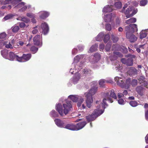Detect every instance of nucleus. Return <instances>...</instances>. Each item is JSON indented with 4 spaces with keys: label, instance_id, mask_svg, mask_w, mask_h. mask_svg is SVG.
Wrapping results in <instances>:
<instances>
[{
    "label": "nucleus",
    "instance_id": "423d86ee",
    "mask_svg": "<svg viewBox=\"0 0 148 148\" xmlns=\"http://www.w3.org/2000/svg\"><path fill=\"white\" fill-rule=\"evenodd\" d=\"M103 95L106 97V98H104L103 100L102 104L104 106H108L107 104L106 103V101L107 100H108L111 103L113 102V101L112 100V99L110 97L109 94V92L104 93Z\"/></svg>",
    "mask_w": 148,
    "mask_h": 148
},
{
    "label": "nucleus",
    "instance_id": "e2e57ef3",
    "mask_svg": "<svg viewBox=\"0 0 148 148\" xmlns=\"http://www.w3.org/2000/svg\"><path fill=\"white\" fill-rule=\"evenodd\" d=\"M12 17V14H8L5 16L4 18L5 20H7L11 18Z\"/></svg>",
    "mask_w": 148,
    "mask_h": 148
},
{
    "label": "nucleus",
    "instance_id": "bf43d9fd",
    "mask_svg": "<svg viewBox=\"0 0 148 148\" xmlns=\"http://www.w3.org/2000/svg\"><path fill=\"white\" fill-rule=\"evenodd\" d=\"M21 20L22 21H24L26 23H28L30 22V20L26 17H23L22 18Z\"/></svg>",
    "mask_w": 148,
    "mask_h": 148
},
{
    "label": "nucleus",
    "instance_id": "dca6fc26",
    "mask_svg": "<svg viewBox=\"0 0 148 148\" xmlns=\"http://www.w3.org/2000/svg\"><path fill=\"white\" fill-rule=\"evenodd\" d=\"M103 112V111L102 110H99L98 108L97 109L95 110L92 113L97 118L102 114Z\"/></svg>",
    "mask_w": 148,
    "mask_h": 148
},
{
    "label": "nucleus",
    "instance_id": "72a5a7b5",
    "mask_svg": "<svg viewBox=\"0 0 148 148\" xmlns=\"http://www.w3.org/2000/svg\"><path fill=\"white\" fill-rule=\"evenodd\" d=\"M125 30L126 32V34H130L131 33V27L130 26V25L127 26H126L125 27Z\"/></svg>",
    "mask_w": 148,
    "mask_h": 148
},
{
    "label": "nucleus",
    "instance_id": "603ef678",
    "mask_svg": "<svg viewBox=\"0 0 148 148\" xmlns=\"http://www.w3.org/2000/svg\"><path fill=\"white\" fill-rule=\"evenodd\" d=\"M145 78L143 76H140L139 78H138V80L139 81V82L140 84H141L143 83V82L144 81Z\"/></svg>",
    "mask_w": 148,
    "mask_h": 148
},
{
    "label": "nucleus",
    "instance_id": "052dcab7",
    "mask_svg": "<svg viewBox=\"0 0 148 148\" xmlns=\"http://www.w3.org/2000/svg\"><path fill=\"white\" fill-rule=\"evenodd\" d=\"M142 84L141 85L142 86L145 87L146 88L148 87V81L147 82V81H145V80L143 81V83H142Z\"/></svg>",
    "mask_w": 148,
    "mask_h": 148
},
{
    "label": "nucleus",
    "instance_id": "6e6d98bb",
    "mask_svg": "<svg viewBox=\"0 0 148 148\" xmlns=\"http://www.w3.org/2000/svg\"><path fill=\"white\" fill-rule=\"evenodd\" d=\"M21 1V0H12L11 3H12V4H14V5H15L18 4V3Z\"/></svg>",
    "mask_w": 148,
    "mask_h": 148
},
{
    "label": "nucleus",
    "instance_id": "39448f33",
    "mask_svg": "<svg viewBox=\"0 0 148 148\" xmlns=\"http://www.w3.org/2000/svg\"><path fill=\"white\" fill-rule=\"evenodd\" d=\"M89 95V94L88 95H85V96L86 98V106L88 108H90L91 107L93 102V99L92 96Z\"/></svg>",
    "mask_w": 148,
    "mask_h": 148
},
{
    "label": "nucleus",
    "instance_id": "69168bd1",
    "mask_svg": "<svg viewBox=\"0 0 148 148\" xmlns=\"http://www.w3.org/2000/svg\"><path fill=\"white\" fill-rule=\"evenodd\" d=\"M118 103L120 104H123L124 101L123 99H120L118 100Z\"/></svg>",
    "mask_w": 148,
    "mask_h": 148
},
{
    "label": "nucleus",
    "instance_id": "cd10ccee",
    "mask_svg": "<svg viewBox=\"0 0 148 148\" xmlns=\"http://www.w3.org/2000/svg\"><path fill=\"white\" fill-rule=\"evenodd\" d=\"M116 82L118 85L121 87H124L125 84L123 79H121L120 81H117Z\"/></svg>",
    "mask_w": 148,
    "mask_h": 148
},
{
    "label": "nucleus",
    "instance_id": "1a4fd4ad",
    "mask_svg": "<svg viewBox=\"0 0 148 148\" xmlns=\"http://www.w3.org/2000/svg\"><path fill=\"white\" fill-rule=\"evenodd\" d=\"M126 37L129 39V41L131 42H134L136 41L137 39V38L134 35L132 34V33L130 34H126Z\"/></svg>",
    "mask_w": 148,
    "mask_h": 148
},
{
    "label": "nucleus",
    "instance_id": "0eeeda50",
    "mask_svg": "<svg viewBox=\"0 0 148 148\" xmlns=\"http://www.w3.org/2000/svg\"><path fill=\"white\" fill-rule=\"evenodd\" d=\"M41 28L42 29V32L44 35L47 34L49 32V28L47 24L44 22L42 23L41 25Z\"/></svg>",
    "mask_w": 148,
    "mask_h": 148
},
{
    "label": "nucleus",
    "instance_id": "9b49d317",
    "mask_svg": "<svg viewBox=\"0 0 148 148\" xmlns=\"http://www.w3.org/2000/svg\"><path fill=\"white\" fill-rule=\"evenodd\" d=\"M64 128L73 131H76V125L73 123H70L65 125Z\"/></svg>",
    "mask_w": 148,
    "mask_h": 148
},
{
    "label": "nucleus",
    "instance_id": "c756f323",
    "mask_svg": "<svg viewBox=\"0 0 148 148\" xmlns=\"http://www.w3.org/2000/svg\"><path fill=\"white\" fill-rule=\"evenodd\" d=\"M103 36V35L102 33H99L96 37V40L98 41H101L102 40Z\"/></svg>",
    "mask_w": 148,
    "mask_h": 148
},
{
    "label": "nucleus",
    "instance_id": "de8ad7c7",
    "mask_svg": "<svg viewBox=\"0 0 148 148\" xmlns=\"http://www.w3.org/2000/svg\"><path fill=\"white\" fill-rule=\"evenodd\" d=\"M114 5L116 8H121L122 6V3L120 1H118L115 3Z\"/></svg>",
    "mask_w": 148,
    "mask_h": 148
},
{
    "label": "nucleus",
    "instance_id": "13d9d810",
    "mask_svg": "<svg viewBox=\"0 0 148 148\" xmlns=\"http://www.w3.org/2000/svg\"><path fill=\"white\" fill-rule=\"evenodd\" d=\"M131 79L129 78L128 79H127L126 80L125 83L126 84H127V86L129 87L130 85H131Z\"/></svg>",
    "mask_w": 148,
    "mask_h": 148
},
{
    "label": "nucleus",
    "instance_id": "58836bf2",
    "mask_svg": "<svg viewBox=\"0 0 148 148\" xmlns=\"http://www.w3.org/2000/svg\"><path fill=\"white\" fill-rule=\"evenodd\" d=\"M110 96L115 99H117L116 95L113 90L110 91Z\"/></svg>",
    "mask_w": 148,
    "mask_h": 148
},
{
    "label": "nucleus",
    "instance_id": "9d476101",
    "mask_svg": "<svg viewBox=\"0 0 148 148\" xmlns=\"http://www.w3.org/2000/svg\"><path fill=\"white\" fill-rule=\"evenodd\" d=\"M127 74L130 76H133L137 74V69L134 67L130 68L127 71Z\"/></svg>",
    "mask_w": 148,
    "mask_h": 148
},
{
    "label": "nucleus",
    "instance_id": "c85d7f7f",
    "mask_svg": "<svg viewBox=\"0 0 148 148\" xmlns=\"http://www.w3.org/2000/svg\"><path fill=\"white\" fill-rule=\"evenodd\" d=\"M50 115L52 117H57L58 114L54 110H52L50 113Z\"/></svg>",
    "mask_w": 148,
    "mask_h": 148
},
{
    "label": "nucleus",
    "instance_id": "49530a36",
    "mask_svg": "<svg viewBox=\"0 0 148 148\" xmlns=\"http://www.w3.org/2000/svg\"><path fill=\"white\" fill-rule=\"evenodd\" d=\"M112 40L113 42H116L119 40V38L118 37L115 36L114 35H112Z\"/></svg>",
    "mask_w": 148,
    "mask_h": 148
},
{
    "label": "nucleus",
    "instance_id": "774afa93",
    "mask_svg": "<svg viewBox=\"0 0 148 148\" xmlns=\"http://www.w3.org/2000/svg\"><path fill=\"white\" fill-rule=\"evenodd\" d=\"M105 47V45L103 44H101L99 45V49L100 51H101V50L103 49Z\"/></svg>",
    "mask_w": 148,
    "mask_h": 148
},
{
    "label": "nucleus",
    "instance_id": "a211bd4d",
    "mask_svg": "<svg viewBox=\"0 0 148 148\" xmlns=\"http://www.w3.org/2000/svg\"><path fill=\"white\" fill-rule=\"evenodd\" d=\"M144 88L141 86H138L136 88L137 92L139 95H142L144 91Z\"/></svg>",
    "mask_w": 148,
    "mask_h": 148
},
{
    "label": "nucleus",
    "instance_id": "7c9ffc66",
    "mask_svg": "<svg viewBox=\"0 0 148 148\" xmlns=\"http://www.w3.org/2000/svg\"><path fill=\"white\" fill-rule=\"evenodd\" d=\"M12 30L13 32L16 33L17 32L19 29V27L18 26L14 25L12 28Z\"/></svg>",
    "mask_w": 148,
    "mask_h": 148
},
{
    "label": "nucleus",
    "instance_id": "680f3d73",
    "mask_svg": "<svg viewBox=\"0 0 148 148\" xmlns=\"http://www.w3.org/2000/svg\"><path fill=\"white\" fill-rule=\"evenodd\" d=\"M6 34L5 33H2L0 34V38L3 39L5 38Z\"/></svg>",
    "mask_w": 148,
    "mask_h": 148
},
{
    "label": "nucleus",
    "instance_id": "f03ea898",
    "mask_svg": "<svg viewBox=\"0 0 148 148\" xmlns=\"http://www.w3.org/2000/svg\"><path fill=\"white\" fill-rule=\"evenodd\" d=\"M71 103V102L70 101H67L66 103L63 104L64 108V113L65 115L68 113L69 111L71 110L72 108Z\"/></svg>",
    "mask_w": 148,
    "mask_h": 148
},
{
    "label": "nucleus",
    "instance_id": "aec40b11",
    "mask_svg": "<svg viewBox=\"0 0 148 148\" xmlns=\"http://www.w3.org/2000/svg\"><path fill=\"white\" fill-rule=\"evenodd\" d=\"M97 117L92 113L91 115L86 116V119L88 122L94 120Z\"/></svg>",
    "mask_w": 148,
    "mask_h": 148
},
{
    "label": "nucleus",
    "instance_id": "8fccbe9b",
    "mask_svg": "<svg viewBox=\"0 0 148 148\" xmlns=\"http://www.w3.org/2000/svg\"><path fill=\"white\" fill-rule=\"evenodd\" d=\"M147 3V0H142L140 2V5L144 6Z\"/></svg>",
    "mask_w": 148,
    "mask_h": 148
},
{
    "label": "nucleus",
    "instance_id": "a19ab883",
    "mask_svg": "<svg viewBox=\"0 0 148 148\" xmlns=\"http://www.w3.org/2000/svg\"><path fill=\"white\" fill-rule=\"evenodd\" d=\"M1 55L4 58L8 54V51L6 50H1Z\"/></svg>",
    "mask_w": 148,
    "mask_h": 148
},
{
    "label": "nucleus",
    "instance_id": "c03bdc74",
    "mask_svg": "<svg viewBox=\"0 0 148 148\" xmlns=\"http://www.w3.org/2000/svg\"><path fill=\"white\" fill-rule=\"evenodd\" d=\"M105 82H108L106 81L104 79H101L99 81V85L101 87H103L104 86V83Z\"/></svg>",
    "mask_w": 148,
    "mask_h": 148
},
{
    "label": "nucleus",
    "instance_id": "393cba45",
    "mask_svg": "<svg viewBox=\"0 0 148 148\" xmlns=\"http://www.w3.org/2000/svg\"><path fill=\"white\" fill-rule=\"evenodd\" d=\"M68 97L74 102H76L78 99V97L75 95H70Z\"/></svg>",
    "mask_w": 148,
    "mask_h": 148
},
{
    "label": "nucleus",
    "instance_id": "0e129e2a",
    "mask_svg": "<svg viewBox=\"0 0 148 148\" xmlns=\"http://www.w3.org/2000/svg\"><path fill=\"white\" fill-rule=\"evenodd\" d=\"M83 101L84 99H83L82 98L80 99L79 101L77 103V106L78 107H79L81 106V104L83 102Z\"/></svg>",
    "mask_w": 148,
    "mask_h": 148
},
{
    "label": "nucleus",
    "instance_id": "2eb2a0df",
    "mask_svg": "<svg viewBox=\"0 0 148 148\" xmlns=\"http://www.w3.org/2000/svg\"><path fill=\"white\" fill-rule=\"evenodd\" d=\"M131 8L130 7H129V8H127V9L125 10V9L124 10V12H123L126 15V17L127 18H129L131 16H132L135 14V13H134L133 14H132V15H130L129 14L130 13V11H131Z\"/></svg>",
    "mask_w": 148,
    "mask_h": 148
},
{
    "label": "nucleus",
    "instance_id": "5fc2aeb1",
    "mask_svg": "<svg viewBox=\"0 0 148 148\" xmlns=\"http://www.w3.org/2000/svg\"><path fill=\"white\" fill-rule=\"evenodd\" d=\"M94 57L97 60H99L101 58L100 54L98 53H96L94 54Z\"/></svg>",
    "mask_w": 148,
    "mask_h": 148
},
{
    "label": "nucleus",
    "instance_id": "f704fd0d",
    "mask_svg": "<svg viewBox=\"0 0 148 148\" xmlns=\"http://www.w3.org/2000/svg\"><path fill=\"white\" fill-rule=\"evenodd\" d=\"M117 58L116 55L115 54V52H113L110 56V59L111 60H116Z\"/></svg>",
    "mask_w": 148,
    "mask_h": 148
},
{
    "label": "nucleus",
    "instance_id": "f3484780",
    "mask_svg": "<svg viewBox=\"0 0 148 148\" xmlns=\"http://www.w3.org/2000/svg\"><path fill=\"white\" fill-rule=\"evenodd\" d=\"M113 9L112 5H107L103 9V12H110L112 11Z\"/></svg>",
    "mask_w": 148,
    "mask_h": 148
},
{
    "label": "nucleus",
    "instance_id": "2f4dec72",
    "mask_svg": "<svg viewBox=\"0 0 148 148\" xmlns=\"http://www.w3.org/2000/svg\"><path fill=\"white\" fill-rule=\"evenodd\" d=\"M140 39H143L145 38L147 35V34L145 31H142L140 33Z\"/></svg>",
    "mask_w": 148,
    "mask_h": 148
},
{
    "label": "nucleus",
    "instance_id": "e433bc0d",
    "mask_svg": "<svg viewBox=\"0 0 148 148\" xmlns=\"http://www.w3.org/2000/svg\"><path fill=\"white\" fill-rule=\"evenodd\" d=\"M129 103L133 107H136L138 105V103L136 101H131Z\"/></svg>",
    "mask_w": 148,
    "mask_h": 148
},
{
    "label": "nucleus",
    "instance_id": "ddd939ff",
    "mask_svg": "<svg viewBox=\"0 0 148 148\" xmlns=\"http://www.w3.org/2000/svg\"><path fill=\"white\" fill-rule=\"evenodd\" d=\"M97 88L96 87H94L92 88L88 93H86L85 95H90L92 97V96L95 94L97 92Z\"/></svg>",
    "mask_w": 148,
    "mask_h": 148
},
{
    "label": "nucleus",
    "instance_id": "f8f14e48",
    "mask_svg": "<svg viewBox=\"0 0 148 148\" xmlns=\"http://www.w3.org/2000/svg\"><path fill=\"white\" fill-rule=\"evenodd\" d=\"M87 123L86 121H83L79 122L76 125V131L82 129L86 125Z\"/></svg>",
    "mask_w": 148,
    "mask_h": 148
},
{
    "label": "nucleus",
    "instance_id": "3c124183",
    "mask_svg": "<svg viewBox=\"0 0 148 148\" xmlns=\"http://www.w3.org/2000/svg\"><path fill=\"white\" fill-rule=\"evenodd\" d=\"M27 7L26 6H23L21 8L18 10V12H24L27 9Z\"/></svg>",
    "mask_w": 148,
    "mask_h": 148
},
{
    "label": "nucleus",
    "instance_id": "a18cd8bd",
    "mask_svg": "<svg viewBox=\"0 0 148 148\" xmlns=\"http://www.w3.org/2000/svg\"><path fill=\"white\" fill-rule=\"evenodd\" d=\"M7 42L6 41H5L3 42V45L5 46V47L7 48H12V46L10 43L9 42L8 44H6V43Z\"/></svg>",
    "mask_w": 148,
    "mask_h": 148
},
{
    "label": "nucleus",
    "instance_id": "412c9836",
    "mask_svg": "<svg viewBox=\"0 0 148 148\" xmlns=\"http://www.w3.org/2000/svg\"><path fill=\"white\" fill-rule=\"evenodd\" d=\"M80 75L77 74L74 75L73 79V82L74 84H76L80 78Z\"/></svg>",
    "mask_w": 148,
    "mask_h": 148
},
{
    "label": "nucleus",
    "instance_id": "09e8293b",
    "mask_svg": "<svg viewBox=\"0 0 148 148\" xmlns=\"http://www.w3.org/2000/svg\"><path fill=\"white\" fill-rule=\"evenodd\" d=\"M38 50V48L35 46H32L30 48V50L34 53H36Z\"/></svg>",
    "mask_w": 148,
    "mask_h": 148
},
{
    "label": "nucleus",
    "instance_id": "473e14b6",
    "mask_svg": "<svg viewBox=\"0 0 148 148\" xmlns=\"http://www.w3.org/2000/svg\"><path fill=\"white\" fill-rule=\"evenodd\" d=\"M25 3L24 2H21L18 4L16 6L14 7V8L16 9H20L23 6H24Z\"/></svg>",
    "mask_w": 148,
    "mask_h": 148
},
{
    "label": "nucleus",
    "instance_id": "37998d69",
    "mask_svg": "<svg viewBox=\"0 0 148 148\" xmlns=\"http://www.w3.org/2000/svg\"><path fill=\"white\" fill-rule=\"evenodd\" d=\"M128 66H132L133 64V62L132 59L129 58L127 60V62L126 64Z\"/></svg>",
    "mask_w": 148,
    "mask_h": 148
},
{
    "label": "nucleus",
    "instance_id": "f257e3e1",
    "mask_svg": "<svg viewBox=\"0 0 148 148\" xmlns=\"http://www.w3.org/2000/svg\"><path fill=\"white\" fill-rule=\"evenodd\" d=\"M112 50L120 51L124 53H126L128 51L127 48L123 46H120L117 44L113 45L112 46Z\"/></svg>",
    "mask_w": 148,
    "mask_h": 148
},
{
    "label": "nucleus",
    "instance_id": "b1692460",
    "mask_svg": "<svg viewBox=\"0 0 148 148\" xmlns=\"http://www.w3.org/2000/svg\"><path fill=\"white\" fill-rule=\"evenodd\" d=\"M49 15V13L48 12L44 11L42 12L41 15L40 16V17L42 19H44L47 17Z\"/></svg>",
    "mask_w": 148,
    "mask_h": 148
},
{
    "label": "nucleus",
    "instance_id": "a878e982",
    "mask_svg": "<svg viewBox=\"0 0 148 148\" xmlns=\"http://www.w3.org/2000/svg\"><path fill=\"white\" fill-rule=\"evenodd\" d=\"M112 19L111 16L110 15H106L104 17V20L106 22H110L111 21Z\"/></svg>",
    "mask_w": 148,
    "mask_h": 148
},
{
    "label": "nucleus",
    "instance_id": "7ed1b4c3",
    "mask_svg": "<svg viewBox=\"0 0 148 148\" xmlns=\"http://www.w3.org/2000/svg\"><path fill=\"white\" fill-rule=\"evenodd\" d=\"M31 54L30 53L23 54L21 57H17V61L19 62H25L29 60L31 58Z\"/></svg>",
    "mask_w": 148,
    "mask_h": 148
},
{
    "label": "nucleus",
    "instance_id": "5701e85b",
    "mask_svg": "<svg viewBox=\"0 0 148 148\" xmlns=\"http://www.w3.org/2000/svg\"><path fill=\"white\" fill-rule=\"evenodd\" d=\"M9 58L10 60H13L15 58H16L17 60V57L18 56L16 55L13 52H11L9 54Z\"/></svg>",
    "mask_w": 148,
    "mask_h": 148
},
{
    "label": "nucleus",
    "instance_id": "4468645a",
    "mask_svg": "<svg viewBox=\"0 0 148 148\" xmlns=\"http://www.w3.org/2000/svg\"><path fill=\"white\" fill-rule=\"evenodd\" d=\"M56 109L61 116H63L62 107L61 104L60 103L58 104L56 106Z\"/></svg>",
    "mask_w": 148,
    "mask_h": 148
},
{
    "label": "nucleus",
    "instance_id": "4d7b16f0",
    "mask_svg": "<svg viewBox=\"0 0 148 148\" xmlns=\"http://www.w3.org/2000/svg\"><path fill=\"white\" fill-rule=\"evenodd\" d=\"M106 29L108 31H110L111 29V27L110 24L107 23L106 25Z\"/></svg>",
    "mask_w": 148,
    "mask_h": 148
},
{
    "label": "nucleus",
    "instance_id": "ea45409f",
    "mask_svg": "<svg viewBox=\"0 0 148 148\" xmlns=\"http://www.w3.org/2000/svg\"><path fill=\"white\" fill-rule=\"evenodd\" d=\"M40 28V27L38 26H36L34 27V29L32 31V33L33 34H36L38 32V29Z\"/></svg>",
    "mask_w": 148,
    "mask_h": 148
},
{
    "label": "nucleus",
    "instance_id": "20e7f679",
    "mask_svg": "<svg viewBox=\"0 0 148 148\" xmlns=\"http://www.w3.org/2000/svg\"><path fill=\"white\" fill-rule=\"evenodd\" d=\"M33 42L34 45L37 46H39L41 45L42 36L38 35L36 36L33 38Z\"/></svg>",
    "mask_w": 148,
    "mask_h": 148
},
{
    "label": "nucleus",
    "instance_id": "c9c22d12",
    "mask_svg": "<svg viewBox=\"0 0 148 148\" xmlns=\"http://www.w3.org/2000/svg\"><path fill=\"white\" fill-rule=\"evenodd\" d=\"M138 84V81L137 80L135 79H133L131 81V85L132 87H135Z\"/></svg>",
    "mask_w": 148,
    "mask_h": 148
},
{
    "label": "nucleus",
    "instance_id": "bb28decb",
    "mask_svg": "<svg viewBox=\"0 0 148 148\" xmlns=\"http://www.w3.org/2000/svg\"><path fill=\"white\" fill-rule=\"evenodd\" d=\"M98 46V45L97 44H95L91 47L89 51L91 52H93L95 51L97 49Z\"/></svg>",
    "mask_w": 148,
    "mask_h": 148
},
{
    "label": "nucleus",
    "instance_id": "4c0bfd02",
    "mask_svg": "<svg viewBox=\"0 0 148 148\" xmlns=\"http://www.w3.org/2000/svg\"><path fill=\"white\" fill-rule=\"evenodd\" d=\"M110 36L109 34H108L105 35L103 39L104 42L105 43L107 42L110 39Z\"/></svg>",
    "mask_w": 148,
    "mask_h": 148
},
{
    "label": "nucleus",
    "instance_id": "6ab92c4d",
    "mask_svg": "<svg viewBox=\"0 0 148 148\" xmlns=\"http://www.w3.org/2000/svg\"><path fill=\"white\" fill-rule=\"evenodd\" d=\"M130 26L131 27V33L137 32L138 29L137 25L136 24H130Z\"/></svg>",
    "mask_w": 148,
    "mask_h": 148
},
{
    "label": "nucleus",
    "instance_id": "864d4df0",
    "mask_svg": "<svg viewBox=\"0 0 148 148\" xmlns=\"http://www.w3.org/2000/svg\"><path fill=\"white\" fill-rule=\"evenodd\" d=\"M84 73L85 74H91L92 71L91 70L88 69H85L84 71Z\"/></svg>",
    "mask_w": 148,
    "mask_h": 148
},
{
    "label": "nucleus",
    "instance_id": "4be33fe9",
    "mask_svg": "<svg viewBox=\"0 0 148 148\" xmlns=\"http://www.w3.org/2000/svg\"><path fill=\"white\" fill-rule=\"evenodd\" d=\"M136 18H132L128 20L125 21V23L127 24H130L135 23L136 22Z\"/></svg>",
    "mask_w": 148,
    "mask_h": 148
},
{
    "label": "nucleus",
    "instance_id": "6e6552de",
    "mask_svg": "<svg viewBox=\"0 0 148 148\" xmlns=\"http://www.w3.org/2000/svg\"><path fill=\"white\" fill-rule=\"evenodd\" d=\"M54 121L58 127L61 128H64L65 126V123L64 121L58 119H55Z\"/></svg>",
    "mask_w": 148,
    "mask_h": 148
},
{
    "label": "nucleus",
    "instance_id": "338daca9",
    "mask_svg": "<svg viewBox=\"0 0 148 148\" xmlns=\"http://www.w3.org/2000/svg\"><path fill=\"white\" fill-rule=\"evenodd\" d=\"M115 54H116V55L117 57H122L123 56L122 54L121 53L119 52H115Z\"/></svg>",
    "mask_w": 148,
    "mask_h": 148
},
{
    "label": "nucleus",
    "instance_id": "79ce46f5",
    "mask_svg": "<svg viewBox=\"0 0 148 148\" xmlns=\"http://www.w3.org/2000/svg\"><path fill=\"white\" fill-rule=\"evenodd\" d=\"M111 43L110 42H108L106 45L105 47V49L107 51H109L111 46Z\"/></svg>",
    "mask_w": 148,
    "mask_h": 148
}]
</instances>
